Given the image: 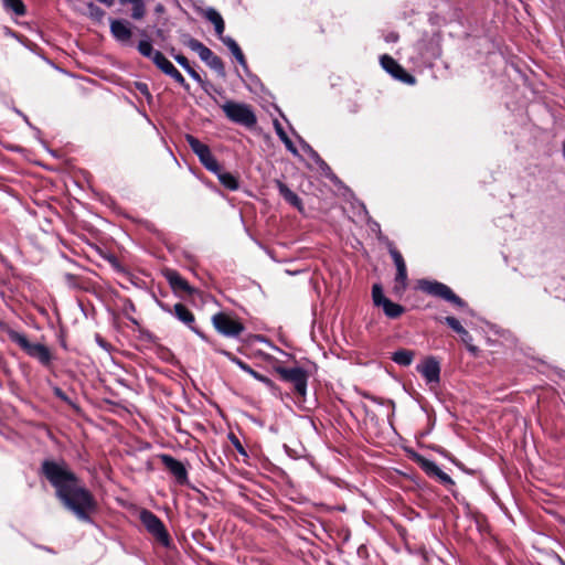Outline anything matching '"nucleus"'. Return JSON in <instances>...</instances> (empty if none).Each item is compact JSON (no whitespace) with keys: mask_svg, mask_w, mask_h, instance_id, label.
<instances>
[{"mask_svg":"<svg viewBox=\"0 0 565 565\" xmlns=\"http://www.w3.org/2000/svg\"><path fill=\"white\" fill-rule=\"evenodd\" d=\"M173 313L181 322L194 330V316L184 305L175 303L173 307Z\"/></svg>","mask_w":565,"mask_h":565,"instance_id":"obj_16","label":"nucleus"},{"mask_svg":"<svg viewBox=\"0 0 565 565\" xmlns=\"http://www.w3.org/2000/svg\"><path fill=\"white\" fill-rule=\"evenodd\" d=\"M160 458L164 467L174 476L178 483H186L188 472L182 462L178 461L177 459L169 455H162Z\"/></svg>","mask_w":565,"mask_h":565,"instance_id":"obj_12","label":"nucleus"},{"mask_svg":"<svg viewBox=\"0 0 565 565\" xmlns=\"http://www.w3.org/2000/svg\"><path fill=\"white\" fill-rule=\"evenodd\" d=\"M390 254H391V256L394 260V264L396 266V269H397L396 277H395L394 290L397 294H402V292H404V290L406 289V286H407L406 264L404 262L403 256L396 248L391 247Z\"/></svg>","mask_w":565,"mask_h":565,"instance_id":"obj_9","label":"nucleus"},{"mask_svg":"<svg viewBox=\"0 0 565 565\" xmlns=\"http://www.w3.org/2000/svg\"><path fill=\"white\" fill-rule=\"evenodd\" d=\"M418 288L428 295L441 298L459 308H465L467 306L460 297H458L447 285L443 282L422 279L418 281Z\"/></svg>","mask_w":565,"mask_h":565,"instance_id":"obj_3","label":"nucleus"},{"mask_svg":"<svg viewBox=\"0 0 565 565\" xmlns=\"http://www.w3.org/2000/svg\"><path fill=\"white\" fill-rule=\"evenodd\" d=\"M202 13L213 25H216V23L223 20L222 15L214 8H207Z\"/></svg>","mask_w":565,"mask_h":565,"instance_id":"obj_28","label":"nucleus"},{"mask_svg":"<svg viewBox=\"0 0 565 565\" xmlns=\"http://www.w3.org/2000/svg\"><path fill=\"white\" fill-rule=\"evenodd\" d=\"M200 58L205 62L211 68L216 71L220 75H225V67L222 60L215 55L207 46L200 52Z\"/></svg>","mask_w":565,"mask_h":565,"instance_id":"obj_14","label":"nucleus"},{"mask_svg":"<svg viewBox=\"0 0 565 565\" xmlns=\"http://www.w3.org/2000/svg\"><path fill=\"white\" fill-rule=\"evenodd\" d=\"M436 477L439 479L440 482H443L445 484H454L452 479L447 473H445L441 469H440V472H438L436 475Z\"/></svg>","mask_w":565,"mask_h":565,"instance_id":"obj_37","label":"nucleus"},{"mask_svg":"<svg viewBox=\"0 0 565 565\" xmlns=\"http://www.w3.org/2000/svg\"><path fill=\"white\" fill-rule=\"evenodd\" d=\"M184 44L192 51L196 52L199 55H200V52H202L203 49L205 47V45L203 43H201L199 40L190 38V36H186Z\"/></svg>","mask_w":565,"mask_h":565,"instance_id":"obj_30","label":"nucleus"},{"mask_svg":"<svg viewBox=\"0 0 565 565\" xmlns=\"http://www.w3.org/2000/svg\"><path fill=\"white\" fill-rule=\"evenodd\" d=\"M232 441L238 452L246 455L244 447L242 446V444L238 441V439L236 437L233 436Z\"/></svg>","mask_w":565,"mask_h":565,"instance_id":"obj_40","label":"nucleus"},{"mask_svg":"<svg viewBox=\"0 0 565 565\" xmlns=\"http://www.w3.org/2000/svg\"><path fill=\"white\" fill-rule=\"evenodd\" d=\"M121 3H130L132 6L131 17L135 20H140L146 14V6L143 0H120Z\"/></svg>","mask_w":565,"mask_h":565,"instance_id":"obj_21","label":"nucleus"},{"mask_svg":"<svg viewBox=\"0 0 565 565\" xmlns=\"http://www.w3.org/2000/svg\"><path fill=\"white\" fill-rule=\"evenodd\" d=\"M87 14L94 20L100 21L104 18L105 12L93 2H89L87 4Z\"/></svg>","mask_w":565,"mask_h":565,"instance_id":"obj_29","label":"nucleus"},{"mask_svg":"<svg viewBox=\"0 0 565 565\" xmlns=\"http://www.w3.org/2000/svg\"><path fill=\"white\" fill-rule=\"evenodd\" d=\"M215 173L217 174L220 182L225 188H227L230 190L238 189V182L233 174H231L228 172H223L221 169L218 170V172H215Z\"/></svg>","mask_w":565,"mask_h":565,"instance_id":"obj_22","label":"nucleus"},{"mask_svg":"<svg viewBox=\"0 0 565 565\" xmlns=\"http://www.w3.org/2000/svg\"><path fill=\"white\" fill-rule=\"evenodd\" d=\"M42 472L55 488L62 504L83 522H89L97 503L93 494L82 484L65 462L45 460Z\"/></svg>","mask_w":565,"mask_h":565,"instance_id":"obj_1","label":"nucleus"},{"mask_svg":"<svg viewBox=\"0 0 565 565\" xmlns=\"http://www.w3.org/2000/svg\"><path fill=\"white\" fill-rule=\"evenodd\" d=\"M171 287L174 290L191 292V288L185 279H183L178 273L170 271L167 275Z\"/></svg>","mask_w":565,"mask_h":565,"instance_id":"obj_17","label":"nucleus"},{"mask_svg":"<svg viewBox=\"0 0 565 565\" xmlns=\"http://www.w3.org/2000/svg\"><path fill=\"white\" fill-rule=\"evenodd\" d=\"M185 71H186V72L190 74V76H191L193 79H195L196 82H199V83H200V82L202 81V79H201V76H200V75L198 74V72H195L192 67H189V68H188V70H185Z\"/></svg>","mask_w":565,"mask_h":565,"instance_id":"obj_41","label":"nucleus"},{"mask_svg":"<svg viewBox=\"0 0 565 565\" xmlns=\"http://www.w3.org/2000/svg\"><path fill=\"white\" fill-rule=\"evenodd\" d=\"M214 29H215V32L216 34L220 36V39L222 40L223 36V33H224V30H225V23H224V20H222L221 22L216 23V25H214Z\"/></svg>","mask_w":565,"mask_h":565,"instance_id":"obj_39","label":"nucleus"},{"mask_svg":"<svg viewBox=\"0 0 565 565\" xmlns=\"http://www.w3.org/2000/svg\"><path fill=\"white\" fill-rule=\"evenodd\" d=\"M212 322L214 328L225 337H238L244 331L242 322L224 312L214 315Z\"/></svg>","mask_w":565,"mask_h":565,"instance_id":"obj_6","label":"nucleus"},{"mask_svg":"<svg viewBox=\"0 0 565 565\" xmlns=\"http://www.w3.org/2000/svg\"><path fill=\"white\" fill-rule=\"evenodd\" d=\"M152 62L156 64L158 68H160L166 75L168 72L174 67V65L161 53L156 52L152 57Z\"/></svg>","mask_w":565,"mask_h":565,"instance_id":"obj_24","label":"nucleus"},{"mask_svg":"<svg viewBox=\"0 0 565 565\" xmlns=\"http://www.w3.org/2000/svg\"><path fill=\"white\" fill-rule=\"evenodd\" d=\"M9 339L17 343L30 356L38 359L43 364H49L51 361V353L49 349L41 343H31L26 337L15 330L8 331Z\"/></svg>","mask_w":565,"mask_h":565,"instance_id":"obj_2","label":"nucleus"},{"mask_svg":"<svg viewBox=\"0 0 565 565\" xmlns=\"http://www.w3.org/2000/svg\"><path fill=\"white\" fill-rule=\"evenodd\" d=\"M138 51L141 55L149 57L151 60L154 56V53L157 52L156 50H153L151 43L148 41H140L138 44Z\"/></svg>","mask_w":565,"mask_h":565,"instance_id":"obj_27","label":"nucleus"},{"mask_svg":"<svg viewBox=\"0 0 565 565\" xmlns=\"http://www.w3.org/2000/svg\"><path fill=\"white\" fill-rule=\"evenodd\" d=\"M417 462L429 476L436 477L438 472H440V468L431 460L426 459L424 457H419Z\"/></svg>","mask_w":565,"mask_h":565,"instance_id":"obj_25","label":"nucleus"},{"mask_svg":"<svg viewBox=\"0 0 565 565\" xmlns=\"http://www.w3.org/2000/svg\"><path fill=\"white\" fill-rule=\"evenodd\" d=\"M174 60L179 65H181L184 70H188L190 66L188 58L184 55H175Z\"/></svg>","mask_w":565,"mask_h":565,"instance_id":"obj_38","label":"nucleus"},{"mask_svg":"<svg viewBox=\"0 0 565 565\" xmlns=\"http://www.w3.org/2000/svg\"><path fill=\"white\" fill-rule=\"evenodd\" d=\"M445 322L458 334L462 331L463 327L455 317H446Z\"/></svg>","mask_w":565,"mask_h":565,"instance_id":"obj_34","label":"nucleus"},{"mask_svg":"<svg viewBox=\"0 0 565 565\" xmlns=\"http://www.w3.org/2000/svg\"><path fill=\"white\" fill-rule=\"evenodd\" d=\"M417 371L426 379L428 383H438L440 366L434 358L425 359L417 365Z\"/></svg>","mask_w":565,"mask_h":565,"instance_id":"obj_11","label":"nucleus"},{"mask_svg":"<svg viewBox=\"0 0 565 565\" xmlns=\"http://www.w3.org/2000/svg\"><path fill=\"white\" fill-rule=\"evenodd\" d=\"M461 341L467 345L468 350L472 353L477 352V348L471 344L472 337L471 334L463 328L462 331L459 333Z\"/></svg>","mask_w":565,"mask_h":565,"instance_id":"obj_33","label":"nucleus"},{"mask_svg":"<svg viewBox=\"0 0 565 565\" xmlns=\"http://www.w3.org/2000/svg\"><path fill=\"white\" fill-rule=\"evenodd\" d=\"M222 109L230 120L246 127H252L257 121L256 116L249 105L235 102H226L222 105Z\"/></svg>","mask_w":565,"mask_h":565,"instance_id":"obj_4","label":"nucleus"},{"mask_svg":"<svg viewBox=\"0 0 565 565\" xmlns=\"http://www.w3.org/2000/svg\"><path fill=\"white\" fill-rule=\"evenodd\" d=\"M372 298H373L374 305L377 306V307H381L383 303H385V301L388 300V298H386L383 295V290H382L381 286H379V285H374L373 286V288H372Z\"/></svg>","mask_w":565,"mask_h":565,"instance_id":"obj_26","label":"nucleus"},{"mask_svg":"<svg viewBox=\"0 0 565 565\" xmlns=\"http://www.w3.org/2000/svg\"><path fill=\"white\" fill-rule=\"evenodd\" d=\"M102 3H105L106 6L110 7L114 4L115 0H98Z\"/></svg>","mask_w":565,"mask_h":565,"instance_id":"obj_42","label":"nucleus"},{"mask_svg":"<svg viewBox=\"0 0 565 565\" xmlns=\"http://www.w3.org/2000/svg\"><path fill=\"white\" fill-rule=\"evenodd\" d=\"M226 355L234 362L236 363L243 371L247 372L248 374H252L253 373V369L247 365L245 362L241 361L239 359L235 358L234 355H232L231 353H226Z\"/></svg>","mask_w":565,"mask_h":565,"instance_id":"obj_35","label":"nucleus"},{"mask_svg":"<svg viewBox=\"0 0 565 565\" xmlns=\"http://www.w3.org/2000/svg\"><path fill=\"white\" fill-rule=\"evenodd\" d=\"M140 520L147 531L151 533L161 544L168 545L170 542L169 534L161 520L148 510L140 513Z\"/></svg>","mask_w":565,"mask_h":565,"instance_id":"obj_7","label":"nucleus"},{"mask_svg":"<svg viewBox=\"0 0 565 565\" xmlns=\"http://www.w3.org/2000/svg\"><path fill=\"white\" fill-rule=\"evenodd\" d=\"M381 65L386 72H388L395 78L406 84H415V77L408 74L393 57L388 55H383L381 57Z\"/></svg>","mask_w":565,"mask_h":565,"instance_id":"obj_10","label":"nucleus"},{"mask_svg":"<svg viewBox=\"0 0 565 565\" xmlns=\"http://www.w3.org/2000/svg\"><path fill=\"white\" fill-rule=\"evenodd\" d=\"M222 42L230 49L232 54L235 56L237 62L242 65H246L245 56L238 46V44L230 36L222 38Z\"/></svg>","mask_w":565,"mask_h":565,"instance_id":"obj_19","label":"nucleus"},{"mask_svg":"<svg viewBox=\"0 0 565 565\" xmlns=\"http://www.w3.org/2000/svg\"><path fill=\"white\" fill-rule=\"evenodd\" d=\"M3 7L8 11H12L17 15L25 14V6L22 0H2Z\"/></svg>","mask_w":565,"mask_h":565,"instance_id":"obj_23","label":"nucleus"},{"mask_svg":"<svg viewBox=\"0 0 565 565\" xmlns=\"http://www.w3.org/2000/svg\"><path fill=\"white\" fill-rule=\"evenodd\" d=\"M414 356V351L402 349L393 353L392 360L399 365L407 366L413 362Z\"/></svg>","mask_w":565,"mask_h":565,"instance_id":"obj_18","label":"nucleus"},{"mask_svg":"<svg viewBox=\"0 0 565 565\" xmlns=\"http://www.w3.org/2000/svg\"><path fill=\"white\" fill-rule=\"evenodd\" d=\"M276 372L281 376L282 380L294 384L295 391L298 395L305 396L307 388V374L300 367H282L278 366L275 369Z\"/></svg>","mask_w":565,"mask_h":565,"instance_id":"obj_8","label":"nucleus"},{"mask_svg":"<svg viewBox=\"0 0 565 565\" xmlns=\"http://www.w3.org/2000/svg\"><path fill=\"white\" fill-rule=\"evenodd\" d=\"M185 140L191 150L199 157L201 163L212 172H218L220 164L212 154L210 148L192 135H186Z\"/></svg>","mask_w":565,"mask_h":565,"instance_id":"obj_5","label":"nucleus"},{"mask_svg":"<svg viewBox=\"0 0 565 565\" xmlns=\"http://www.w3.org/2000/svg\"><path fill=\"white\" fill-rule=\"evenodd\" d=\"M254 379L263 382L264 384H266L268 387L270 388H274L275 387V384L273 383L271 380H269L268 377L259 374L258 372L256 371H253V373L250 374Z\"/></svg>","mask_w":565,"mask_h":565,"instance_id":"obj_36","label":"nucleus"},{"mask_svg":"<svg viewBox=\"0 0 565 565\" xmlns=\"http://www.w3.org/2000/svg\"><path fill=\"white\" fill-rule=\"evenodd\" d=\"M381 307L383 308L384 313L392 319H396L404 313V308L401 305L391 301L390 299L385 301V303H383Z\"/></svg>","mask_w":565,"mask_h":565,"instance_id":"obj_20","label":"nucleus"},{"mask_svg":"<svg viewBox=\"0 0 565 565\" xmlns=\"http://www.w3.org/2000/svg\"><path fill=\"white\" fill-rule=\"evenodd\" d=\"M275 184L279 191V194L294 207H296L298 211H302V201L301 199L291 191L284 182L280 180H275Z\"/></svg>","mask_w":565,"mask_h":565,"instance_id":"obj_15","label":"nucleus"},{"mask_svg":"<svg viewBox=\"0 0 565 565\" xmlns=\"http://www.w3.org/2000/svg\"><path fill=\"white\" fill-rule=\"evenodd\" d=\"M110 32L114 38L121 43H128L132 35L129 23L122 20H111Z\"/></svg>","mask_w":565,"mask_h":565,"instance_id":"obj_13","label":"nucleus"},{"mask_svg":"<svg viewBox=\"0 0 565 565\" xmlns=\"http://www.w3.org/2000/svg\"><path fill=\"white\" fill-rule=\"evenodd\" d=\"M168 76L172 77L177 83H179L181 86H183L186 90L189 89V85L188 83L185 82L184 77L182 76V74L175 68V67H172L168 74Z\"/></svg>","mask_w":565,"mask_h":565,"instance_id":"obj_31","label":"nucleus"},{"mask_svg":"<svg viewBox=\"0 0 565 565\" xmlns=\"http://www.w3.org/2000/svg\"><path fill=\"white\" fill-rule=\"evenodd\" d=\"M278 136L280 137V139L285 143L286 148L290 152H292L294 154H298L297 148L294 146L292 141L290 140V138L287 136V134L282 129H278Z\"/></svg>","mask_w":565,"mask_h":565,"instance_id":"obj_32","label":"nucleus"}]
</instances>
